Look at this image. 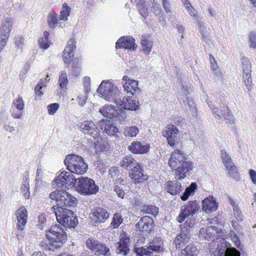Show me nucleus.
Segmentation results:
<instances>
[{"instance_id":"nucleus-29","label":"nucleus","mask_w":256,"mask_h":256,"mask_svg":"<svg viewBox=\"0 0 256 256\" xmlns=\"http://www.w3.org/2000/svg\"><path fill=\"white\" fill-rule=\"evenodd\" d=\"M128 149L134 154H142L148 152L149 146L144 142H134L129 146Z\"/></svg>"},{"instance_id":"nucleus-39","label":"nucleus","mask_w":256,"mask_h":256,"mask_svg":"<svg viewBox=\"0 0 256 256\" xmlns=\"http://www.w3.org/2000/svg\"><path fill=\"white\" fill-rule=\"evenodd\" d=\"M140 44L142 47V52L146 54H148L152 51V42L146 38H143L141 40Z\"/></svg>"},{"instance_id":"nucleus-31","label":"nucleus","mask_w":256,"mask_h":256,"mask_svg":"<svg viewBox=\"0 0 256 256\" xmlns=\"http://www.w3.org/2000/svg\"><path fill=\"white\" fill-rule=\"evenodd\" d=\"M160 249H162V248L160 246L151 245L146 248L144 247L135 248L134 252L136 255L138 256H148L152 254V252H158Z\"/></svg>"},{"instance_id":"nucleus-36","label":"nucleus","mask_w":256,"mask_h":256,"mask_svg":"<svg viewBox=\"0 0 256 256\" xmlns=\"http://www.w3.org/2000/svg\"><path fill=\"white\" fill-rule=\"evenodd\" d=\"M68 83V80L66 72L64 71L61 72L58 80L59 88L61 90H64L65 92L66 90V86Z\"/></svg>"},{"instance_id":"nucleus-64","label":"nucleus","mask_w":256,"mask_h":256,"mask_svg":"<svg viewBox=\"0 0 256 256\" xmlns=\"http://www.w3.org/2000/svg\"><path fill=\"white\" fill-rule=\"evenodd\" d=\"M249 174L252 181L254 183L256 184V172L254 170H250Z\"/></svg>"},{"instance_id":"nucleus-37","label":"nucleus","mask_w":256,"mask_h":256,"mask_svg":"<svg viewBox=\"0 0 256 256\" xmlns=\"http://www.w3.org/2000/svg\"><path fill=\"white\" fill-rule=\"evenodd\" d=\"M49 33L44 31L43 33L42 36L39 39L38 44L40 47L44 50H46L51 44L50 42L48 40Z\"/></svg>"},{"instance_id":"nucleus-17","label":"nucleus","mask_w":256,"mask_h":256,"mask_svg":"<svg viewBox=\"0 0 256 256\" xmlns=\"http://www.w3.org/2000/svg\"><path fill=\"white\" fill-rule=\"evenodd\" d=\"M136 226L139 231L143 234H150L154 229V220L149 216H144L140 219Z\"/></svg>"},{"instance_id":"nucleus-62","label":"nucleus","mask_w":256,"mask_h":256,"mask_svg":"<svg viewBox=\"0 0 256 256\" xmlns=\"http://www.w3.org/2000/svg\"><path fill=\"white\" fill-rule=\"evenodd\" d=\"M120 136H122V134L118 131V128L113 126V139H118Z\"/></svg>"},{"instance_id":"nucleus-22","label":"nucleus","mask_w":256,"mask_h":256,"mask_svg":"<svg viewBox=\"0 0 256 256\" xmlns=\"http://www.w3.org/2000/svg\"><path fill=\"white\" fill-rule=\"evenodd\" d=\"M80 129L84 134L90 135L94 139L100 136V131L92 122L85 121L82 124Z\"/></svg>"},{"instance_id":"nucleus-58","label":"nucleus","mask_w":256,"mask_h":256,"mask_svg":"<svg viewBox=\"0 0 256 256\" xmlns=\"http://www.w3.org/2000/svg\"><path fill=\"white\" fill-rule=\"evenodd\" d=\"M188 14L192 16L196 20H198V16L196 10L190 5L186 8Z\"/></svg>"},{"instance_id":"nucleus-26","label":"nucleus","mask_w":256,"mask_h":256,"mask_svg":"<svg viewBox=\"0 0 256 256\" xmlns=\"http://www.w3.org/2000/svg\"><path fill=\"white\" fill-rule=\"evenodd\" d=\"M123 88L124 91L130 95L128 96L132 98L134 94H138L140 92V89L138 87V81L134 80H131L129 82H126L123 84Z\"/></svg>"},{"instance_id":"nucleus-4","label":"nucleus","mask_w":256,"mask_h":256,"mask_svg":"<svg viewBox=\"0 0 256 256\" xmlns=\"http://www.w3.org/2000/svg\"><path fill=\"white\" fill-rule=\"evenodd\" d=\"M51 210L54 213L58 222L60 225L66 228H74L78 224V220L73 212L68 209L62 210L61 208L52 207Z\"/></svg>"},{"instance_id":"nucleus-34","label":"nucleus","mask_w":256,"mask_h":256,"mask_svg":"<svg viewBox=\"0 0 256 256\" xmlns=\"http://www.w3.org/2000/svg\"><path fill=\"white\" fill-rule=\"evenodd\" d=\"M124 179L117 180L114 182L115 186L114 188V191L116 192V194L118 197L124 198L125 196L124 192L123 190L124 184Z\"/></svg>"},{"instance_id":"nucleus-55","label":"nucleus","mask_w":256,"mask_h":256,"mask_svg":"<svg viewBox=\"0 0 256 256\" xmlns=\"http://www.w3.org/2000/svg\"><path fill=\"white\" fill-rule=\"evenodd\" d=\"M88 93L85 92L84 94H81L78 96V101L80 106H82L86 103L88 98Z\"/></svg>"},{"instance_id":"nucleus-5","label":"nucleus","mask_w":256,"mask_h":256,"mask_svg":"<svg viewBox=\"0 0 256 256\" xmlns=\"http://www.w3.org/2000/svg\"><path fill=\"white\" fill-rule=\"evenodd\" d=\"M75 188L78 192L84 196L95 194L99 190L98 186L94 181L87 177L78 178Z\"/></svg>"},{"instance_id":"nucleus-30","label":"nucleus","mask_w":256,"mask_h":256,"mask_svg":"<svg viewBox=\"0 0 256 256\" xmlns=\"http://www.w3.org/2000/svg\"><path fill=\"white\" fill-rule=\"evenodd\" d=\"M202 203V210L207 213L212 212L218 208V204L214 200V198H207L204 200Z\"/></svg>"},{"instance_id":"nucleus-27","label":"nucleus","mask_w":256,"mask_h":256,"mask_svg":"<svg viewBox=\"0 0 256 256\" xmlns=\"http://www.w3.org/2000/svg\"><path fill=\"white\" fill-rule=\"evenodd\" d=\"M217 234L216 228L215 226H208L201 228L199 230V236L210 240L216 238V234Z\"/></svg>"},{"instance_id":"nucleus-28","label":"nucleus","mask_w":256,"mask_h":256,"mask_svg":"<svg viewBox=\"0 0 256 256\" xmlns=\"http://www.w3.org/2000/svg\"><path fill=\"white\" fill-rule=\"evenodd\" d=\"M188 95L189 92L188 90L184 87L181 90V94L178 96V100L181 104H183L185 106H188L190 110H193L195 109L194 102L189 100Z\"/></svg>"},{"instance_id":"nucleus-20","label":"nucleus","mask_w":256,"mask_h":256,"mask_svg":"<svg viewBox=\"0 0 256 256\" xmlns=\"http://www.w3.org/2000/svg\"><path fill=\"white\" fill-rule=\"evenodd\" d=\"M122 233L120 234V241L116 242V252L118 254L122 256H126L129 250L128 246V243L129 241V238L126 236V234L122 230Z\"/></svg>"},{"instance_id":"nucleus-44","label":"nucleus","mask_w":256,"mask_h":256,"mask_svg":"<svg viewBox=\"0 0 256 256\" xmlns=\"http://www.w3.org/2000/svg\"><path fill=\"white\" fill-rule=\"evenodd\" d=\"M141 211L146 214L156 216L158 213V208L153 205L144 204L142 206Z\"/></svg>"},{"instance_id":"nucleus-12","label":"nucleus","mask_w":256,"mask_h":256,"mask_svg":"<svg viewBox=\"0 0 256 256\" xmlns=\"http://www.w3.org/2000/svg\"><path fill=\"white\" fill-rule=\"evenodd\" d=\"M216 251L218 256H240V252L232 247L231 244L224 240L218 244Z\"/></svg>"},{"instance_id":"nucleus-14","label":"nucleus","mask_w":256,"mask_h":256,"mask_svg":"<svg viewBox=\"0 0 256 256\" xmlns=\"http://www.w3.org/2000/svg\"><path fill=\"white\" fill-rule=\"evenodd\" d=\"M198 208L199 205L195 201L188 202L186 206L182 207L180 212L177 218L178 221L179 222H182L187 216L194 214L198 211Z\"/></svg>"},{"instance_id":"nucleus-25","label":"nucleus","mask_w":256,"mask_h":256,"mask_svg":"<svg viewBox=\"0 0 256 256\" xmlns=\"http://www.w3.org/2000/svg\"><path fill=\"white\" fill-rule=\"evenodd\" d=\"M16 216L18 220L17 229L19 230H24L28 220V212L26 209L22 206L16 212Z\"/></svg>"},{"instance_id":"nucleus-32","label":"nucleus","mask_w":256,"mask_h":256,"mask_svg":"<svg viewBox=\"0 0 256 256\" xmlns=\"http://www.w3.org/2000/svg\"><path fill=\"white\" fill-rule=\"evenodd\" d=\"M137 164L136 160L130 156L124 157L120 162L121 167L128 170H132Z\"/></svg>"},{"instance_id":"nucleus-60","label":"nucleus","mask_w":256,"mask_h":256,"mask_svg":"<svg viewBox=\"0 0 256 256\" xmlns=\"http://www.w3.org/2000/svg\"><path fill=\"white\" fill-rule=\"evenodd\" d=\"M90 78L88 76H86L83 79V83L86 88V92H88L90 89Z\"/></svg>"},{"instance_id":"nucleus-53","label":"nucleus","mask_w":256,"mask_h":256,"mask_svg":"<svg viewBox=\"0 0 256 256\" xmlns=\"http://www.w3.org/2000/svg\"><path fill=\"white\" fill-rule=\"evenodd\" d=\"M59 108V105L58 103H54L49 104L47 106L48 112L50 115H53L55 114Z\"/></svg>"},{"instance_id":"nucleus-59","label":"nucleus","mask_w":256,"mask_h":256,"mask_svg":"<svg viewBox=\"0 0 256 256\" xmlns=\"http://www.w3.org/2000/svg\"><path fill=\"white\" fill-rule=\"evenodd\" d=\"M210 68L212 71L218 68V66L216 60L212 54H210Z\"/></svg>"},{"instance_id":"nucleus-9","label":"nucleus","mask_w":256,"mask_h":256,"mask_svg":"<svg viewBox=\"0 0 256 256\" xmlns=\"http://www.w3.org/2000/svg\"><path fill=\"white\" fill-rule=\"evenodd\" d=\"M46 236L52 243L62 242L66 239V234L60 224H56L52 226Z\"/></svg>"},{"instance_id":"nucleus-61","label":"nucleus","mask_w":256,"mask_h":256,"mask_svg":"<svg viewBox=\"0 0 256 256\" xmlns=\"http://www.w3.org/2000/svg\"><path fill=\"white\" fill-rule=\"evenodd\" d=\"M46 218L43 216H38V226L41 230H43L45 226Z\"/></svg>"},{"instance_id":"nucleus-38","label":"nucleus","mask_w":256,"mask_h":256,"mask_svg":"<svg viewBox=\"0 0 256 256\" xmlns=\"http://www.w3.org/2000/svg\"><path fill=\"white\" fill-rule=\"evenodd\" d=\"M46 80L40 79L36 86L34 89V92L36 96H38L40 97L43 95V92H44V90L46 88Z\"/></svg>"},{"instance_id":"nucleus-1","label":"nucleus","mask_w":256,"mask_h":256,"mask_svg":"<svg viewBox=\"0 0 256 256\" xmlns=\"http://www.w3.org/2000/svg\"><path fill=\"white\" fill-rule=\"evenodd\" d=\"M139 108V102L124 96L116 87H113V118L120 116L124 118V110H136Z\"/></svg>"},{"instance_id":"nucleus-2","label":"nucleus","mask_w":256,"mask_h":256,"mask_svg":"<svg viewBox=\"0 0 256 256\" xmlns=\"http://www.w3.org/2000/svg\"><path fill=\"white\" fill-rule=\"evenodd\" d=\"M170 166L175 170L176 178L182 180L186 176V174L192 168V163L185 158L184 154L178 150L172 154L168 161Z\"/></svg>"},{"instance_id":"nucleus-3","label":"nucleus","mask_w":256,"mask_h":256,"mask_svg":"<svg viewBox=\"0 0 256 256\" xmlns=\"http://www.w3.org/2000/svg\"><path fill=\"white\" fill-rule=\"evenodd\" d=\"M64 162L67 169L72 173L83 174L88 170V164L84 158L74 154L66 156Z\"/></svg>"},{"instance_id":"nucleus-46","label":"nucleus","mask_w":256,"mask_h":256,"mask_svg":"<svg viewBox=\"0 0 256 256\" xmlns=\"http://www.w3.org/2000/svg\"><path fill=\"white\" fill-rule=\"evenodd\" d=\"M221 156L222 162L226 168H228V166H231V164H234L230 156L224 150H221Z\"/></svg>"},{"instance_id":"nucleus-33","label":"nucleus","mask_w":256,"mask_h":256,"mask_svg":"<svg viewBox=\"0 0 256 256\" xmlns=\"http://www.w3.org/2000/svg\"><path fill=\"white\" fill-rule=\"evenodd\" d=\"M181 184L178 182L168 181L166 190L172 195L176 194L181 190Z\"/></svg>"},{"instance_id":"nucleus-63","label":"nucleus","mask_w":256,"mask_h":256,"mask_svg":"<svg viewBox=\"0 0 256 256\" xmlns=\"http://www.w3.org/2000/svg\"><path fill=\"white\" fill-rule=\"evenodd\" d=\"M235 246L238 248L240 249V241L238 236L231 238Z\"/></svg>"},{"instance_id":"nucleus-47","label":"nucleus","mask_w":256,"mask_h":256,"mask_svg":"<svg viewBox=\"0 0 256 256\" xmlns=\"http://www.w3.org/2000/svg\"><path fill=\"white\" fill-rule=\"evenodd\" d=\"M123 222V218L120 213L116 212L113 215V228H118Z\"/></svg>"},{"instance_id":"nucleus-45","label":"nucleus","mask_w":256,"mask_h":256,"mask_svg":"<svg viewBox=\"0 0 256 256\" xmlns=\"http://www.w3.org/2000/svg\"><path fill=\"white\" fill-rule=\"evenodd\" d=\"M100 242L94 238H89L86 242L87 248L90 250L92 252L96 253L97 246Z\"/></svg>"},{"instance_id":"nucleus-40","label":"nucleus","mask_w":256,"mask_h":256,"mask_svg":"<svg viewBox=\"0 0 256 256\" xmlns=\"http://www.w3.org/2000/svg\"><path fill=\"white\" fill-rule=\"evenodd\" d=\"M139 130L136 126H126L124 130V134L126 137H134L138 133Z\"/></svg>"},{"instance_id":"nucleus-21","label":"nucleus","mask_w":256,"mask_h":256,"mask_svg":"<svg viewBox=\"0 0 256 256\" xmlns=\"http://www.w3.org/2000/svg\"><path fill=\"white\" fill-rule=\"evenodd\" d=\"M97 92L106 100L110 102L112 98V84L110 80H103L97 90Z\"/></svg>"},{"instance_id":"nucleus-23","label":"nucleus","mask_w":256,"mask_h":256,"mask_svg":"<svg viewBox=\"0 0 256 256\" xmlns=\"http://www.w3.org/2000/svg\"><path fill=\"white\" fill-rule=\"evenodd\" d=\"M76 48V42L74 38H70L67 42L63 52V60L64 64H70L74 57V50Z\"/></svg>"},{"instance_id":"nucleus-8","label":"nucleus","mask_w":256,"mask_h":256,"mask_svg":"<svg viewBox=\"0 0 256 256\" xmlns=\"http://www.w3.org/2000/svg\"><path fill=\"white\" fill-rule=\"evenodd\" d=\"M12 24V20L9 17L6 18L2 23L0 28V52L7 43Z\"/></svg>"},{"instance_id":"nucleus-18","label":"nucleus","mask_w":256,"mask_h":256,"mask_svg":"<svg viewBox=\"0 0 256 256\" xmlns=\"http://www.w3.org/2000/svg\"><path fill=\"white\" fill-rule=\"evenodd\" d=\"M207 103L210 108L212 110L213 113L216 114L218 118H223L227 124H232L234 122V118L227 106L225 105L222 107L220 106V110L219 112L218 110L216 108H215V110L212 109L213 106L208 102H207Z\"/></svg>"},{"instance_id":"nucleus-24","label":"nucleus","mask_w":256,"mask_h":256,"mask_svg":"<svg viewBox=\"0 0 256 256\" xmlns=\"http://www.w3.org/2000/svg\"><path fill=\"white\" fill-rule=\"evenodd\" d=\"M108 217L107 211L100 208L94 209L90 214V218L95 223L104 222Z\"/></svg>"},{"instance_id":"nucleus-15","label":"nucleus","mask_w":256,"mask_h":256,"mask_svg":"<svg viewBox=\"0 0 256 256\" xmlns=\"http://www.w3.org/2000/svg\"><path fill=\"white\" fill-rule=\"evenodd\" d=\"M135 40L132 36H123L120 37L116 43V48L128 49L134 51L136 49L137 45L134 42Z\"/></svg>"},{"instance_id":"nucleus-56","label":"nucleus","mask_w":256,"mask_h":256,"mask_svg":"<svg viewBox=\"0 0 256 256\" xmlns=\"http://www.w3.org/2000/svg\"><path fill=\"white\" fill-rule=\"evenodd\" d=\"M63 190H60L57 189L56 190L50 193V198L52 200H56V205H58V200L59 199L60 196H61V192H63Z\"/></svg>"},{"instance_id":"nucleus-54","label":"nucleus","mask_w":256,"mask_h":256,"mask_svg":"<svg viewBox=\"0 0 256 256\" xmlns=\"http://www.w3.org/2000/svg\"><path fill=\"white\" fill-rule=\"evenodd\" d=\"M250 46L256 48V33L252 32L249 36Z\"/></svg>"},{"instance_id":"nucleus-7","label":"nucleus","mask_w":256,"mask_h":256,"mask_svg":"<svg viewBox=\"0 0 256 256\" xmlns=\"http://www.w3.org/2000/svg\"><path fill=\"white\" fill-rule=\"evenodd\" d=\"M100 112L104 116L109 118L103 119L99 122L101 130L110 136L112 134V121L111 120L112 118V104L105 105L103 108L100 110Z\"/></svg>"},{"instance_id":"nucleus-48","label":"nucleus","mask_w":256,"mask_h":256,"mask_svg":"<svg viewBox=\"0 0 256 256\" xmlns=\"http://www.w3.org/2000/svg\"><path fill=\"white\" fill-rule=\"evenodd\" d=\"M188 253V256H196L198 252L196 247L194 244H189L184 248V252Z\"/></svg>"},{"instance_id":"nucleus-57","label":"nucleus","mask_w":256,"mask_h":256,"mask_svg":"<svg viewBox=\"0 0 256 256\" xmlns=\"http://www.w3.org/2000/svg\"><path fill=\"white\" fill-rule=\"evenodd\" d=\"M214 72V78L216 81H222L224 77V75L220 72V70L218 68L216 70H212Z\"/></svg>"},{"instance_id":"nucleus-50","label":"nucleus","mask_w":256,"mask_h":256,"mask_svg":"<svg viewBox=\"0 0 256 256\" xmlns=\"http://www.w3.org/2000/svg\"><path fill=\"white\" fill-rule=\"evenodd\" d=\"M109 252V248H106L105 246L103 245L101 243L99 242L96 251V254H102L104 255L107 254V253Z\"/></svg>"},{"instance_id":"nucleus-42","label":"nucleus","mask_w":256,"mask_h":256,"mask_svg":"<svg viewBox=\"0 0 256 256\" xmlns=\"http://www.w3.org/2000/svg\"><path fill=\"white\" fill-rule=\"evenodd\" d=\"M70 8L68 6L66 3L62 4V8L60 12V20H61L66 21L68 18L70 16Z\"/></svg>"},{"instance_id":"nucleus-35","label":"nucleus","mask_w":256,"mask_h":256,"mask_svg":"<svg viewBox=\"0 0 256 256\" xmlns=\"http://www.w3.org/2000/svg\"><path fill=\"white\" fill-rule=\"evenodd\" d=\"M20 191L26 198L28 199L30 198V192L29 179L28 177H26L24 179L20 188Z\"/></svg>"},{"instance_id":"nucleus-41","label":"nucleus","mask_w":256,"mask_h":256,"mask_svg":"<svg viewBox=\"0 0 256 256\" xmlns=\"http://www.w3.org/2000/svg\"><path fill=\"white\" fill-rule=\"evenodd\" d=\"M197 188V184L195 182L192 183L189 186L186 188L185 192L181 196L180 198L182 200H186L188 198L189 196Z\"/></svg>"},{"instance_id":"nucleus-49","label":"nucleus","mask_w":256,"mask_h":256,"mask_svg":"<svg viewBox=\"0 0 256 256\" xmlns=\"http://www.w3.org/2000/svg\"><path fill=\"white\" fill-rule=\"evenodd\" d=\"M12 104L19 110H22L24 108V102L22 98L18 96L13 100Z\"/></svg>"},{"instance_id":"nucleus-10","label":"nucleus","mask_w":256,"mask_h":256,"mask_svg":"<svg viewBox=\"0 0 256 256\" xmlns=\"http://www.w3.org/2000/svg\"><path fill=\"white\" fill-rule=\"evenodd\" d=\"M180 232L175 238L174 243L176 248H180L182 246L188 242L190 239V228L191 226L188 222L180 226Z\"/></svg>"},{"instance_id":"nucleus-52","label":"nucleus","mask_w":256,"mask_h":256,"mask_svg":"<svg viewBox=\"0 0 256 256\" xmlns=\"http://www.w3.org/2000/svg\"><path fill=\"white\" fill-rule=\"evenodd\" d=\"M226 168L228 170V174L230 176L234 178H238L236 168L234 164L228 166V168Z\"/></svg>"},{"instance_id":"nucleus-51","label":"nucleus","mask_w":256,"mask_h":256,"mask_svg":"<svg viewBox=\"0 0 256 256\" xmlns=\"http://www.w3.org/2000/svg\"><path fill=\"white\" fill-rule=\"evenodd\" d=\"M14 44L18 49L22 50L24 42V38L22 36H16L14 37Z\"/></svg>"},{"instance_id":"nucleus-6","label":"nucleus","mask_w":256,"mask_h":256,"mask_svg":"<svg viewBox=\"0 0 256 256\" xmlns=\"http://www.w3.org/2000/svg\"><path fill=\"white\" fill-rule=\"evenodd\" d=\"M78 178H76L70 172L62 171L54 179V186L65 190L69 187L76 186Z\"/></svg>"},{"instance_id":"nucleus-16","label":"nucleus","mask_w":256,"mask_h":256,"mask_svg":"<svg viewBox=\"0 0 256 256\" xmlns=\"http://www.w3.org/2000/svg\"><path fill=\"white\" fill-rule=\"evenodd\" d=\"M251 68V63L250 60L248 58H243L242 60V70L244 82L248 90H250L251 88L250 84L252 82Z\"/></svg>"},{"instance_id":"nucleus-13","label":"nucleus","mask_w":256,"mask_h":256,"mask_svg":"<svg viewBox=\"0 0 256 256\" xmlns=\"http://www.w3.org/2000/svg\"><path fill=\"white\" fill-rule=\"evenodd\" d=\"M77 200L70 194L66 190L61 192V196H60L59 199L58 200V205L54 206L52 207H56L58 208H61L62 210H66V208L63 207H74L76 206Z\"/></svg>"},{"instance_id":"nucleus-43","label":"nucleus","mask_w":256,"mask_h":256,"mask_svg":"<svg viewBox=\"0 0 256 256\" xmlns=\"http://www.w3.org/2000/svg\"><path fill=\"white\" fill-rule=\"evenodd\" d=\"M47 21L50 28H55L58 24V14L54 12L50 13L48 16Z\"/></svg>"},{"instance_id":"nucleus-11","label":"nucleus","mask_w":256,"mask_h":256,"mask_svg":"<svg viewBox=\"0 0 256 256\" xmlns=\"http://www.w3.org/2000/svg\"><path fill=\"white\" fill-rule=\"evenodd\" d=\"M180 131L173 124H170L166 127L162 132V136L166 138L168 144L174 147L178 142V136Z\"/></svg>"},{"instance_id":"nucleus-19","label":"nucleus","mask_w":256,"mask_h":256,"mask_svg":"<svg viewBox=\"0 0 256 256\" xmlns=\"http://www.w3.org/2000/svg\"><path fill=\"white\" fill-rule=\"evenodd\" d=\"M142 166L138 163L130 172V176L135 184H139L148 178L146 174H144Z\"/></svg>"}]
</instances>
